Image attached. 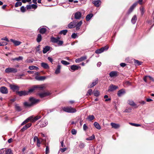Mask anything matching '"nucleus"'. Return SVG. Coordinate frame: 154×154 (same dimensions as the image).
Segmentation results:
<instances>
[{
	"mask_svg": "<svg viewBox=\"0 0 154 154\" xmlns=\"http://www.w3.org/2000/svg\"><path fill=\"white\" fill-rule=\"evenodd\" d=\"M0 91L2 93L4 94H6L8 92L7 88L4 86H2L0 88Z\"/></svg>",
	"mask_w": 154,
	"mask_h": 154,
	"instance_id": "f8f14e48",
	"label": "nucleus"
},
{
	"mask_svg": "<svg viewBox=\"0 0 154 154\" xmlns=\"http://www.w3.org/2000/svg\"><path fill=\"white\" fill-rule=\"evenodd\" d=\"M67 30L66 29L63 30L59 32V34H63L65 35H66L67 32Z\"/></svg>",
	"mask_w": 154,
	"mask_h": 154,
	"instance_id": "ea45409f",
	"label": "nucleus"
},
{
	"mask_svg": "<svg viewBox=\"0 0 154 154\" xmlns=\"http://www.w3.org/2000/svg\"><path fill=\"white\" fill-rule=\"evenodd\" d=\"M82 23V21H80L79 22L77 23H76V30H78L80 29V27Z\"/></svg>",
	"mask_w": 154,
	"mask_h": 154,
	"instance_id": "412c9836",
	"label": "nucleus"
},
{
	"mask_svg": "<svg viewBox=\"0 0 154 154\" xmlns=\"http://www.w3.org/2000/svg\"><path fill=\"white\" fill-rule=\"evenodd\" d=\"M40 33L43 34L45 33L46 31V29L45 28H39L38 29Z\"/></svg>",
	"mask_w": 154,
	"mask_h": 154,
	"instance_id": "a878e982",
	"label": "nucleus"
},
{
	"mask_svg": "<svg viewBox=\"0 0 154 154\" xmlns=\"http://www.w3.org/2000/svg\"><path fill=\"white\" fill-rule=\"evenodd\" d=\"M9 87L13 91H18L19 89V87L16 85L10 84Z\"/></svg>",
	"mask_w": 154,
	"mask_h": 154,
	"instance_id": "6e6552de",
	"label": "nucleus"
},
{
	"mask_svg": "<svg viewBox=\"0 0 154 154\" xmlns=\"http://www.w3.org/2000/svg\"><path fill=\"white\" fill-rule=\"evenodd\" d=\"M50 49V47L48 46H46L45 48H43L42 52L43 54L46 53Z\"/></svg>",
	"mask_w": 154,
	"mask_h": 154,
	"instance_id": "393cba45",
	"label": "nucleus"
},
{
	"mask_svg": "<svg viewBox=\"0 0 154 154\" xmlns=\"http://www.w3.org/2000/svg\"><path fill=\"white\" fill-rule=\"evenodd\" d=\"M39 101V99H36L33 97H30L29 99V102H25L24 105L25 106L30 107L38 103Z\"/></svg>",
	"mask_w": 154,
	"mask_h": 154,
	"instance_id": "f257e3e1",
	"label": "nucleus"
},
{
	"mask_svg": "<svg viewBox=\"0 0 154 154\" xmlns=\"http://www.w3.org/2000/svg\"><path fill=\"white\" fill-rule=\"evenodd\" d=\"M137 20V17L136 15H134L131 20V22L132 23L134 24L135 23Z\"/></svg>",
	"mask_w": 154,
	"mask_h": 154,
	"instance_id": "7c9ffc66",
	"label": "nucleus"
},
{
	"mask_svg": "<svg viewBox=\"0 0 154 154\" xmlns=\"http://www.w3.org/2000/svg\"><path fill=\"white\" fill-rule=\"evenodd\" d=\"M15 108L16 110L18 111H20L21 110L20 107L18 104H16L15 105Z\"/></svg>",
	"mask_w": 154,
	"mask_h": 154,
	"instance_id": "c03bdc74",
	"label": "nucleus"
},
{
	"mask_svg": "<svg viewBox=\"0 0 154 154\" xmlns=\"http://www.w3.org/2000/svg\"><path fill=\"white\" fill-rule=\"evenodd\" d=\"M128 103L129 105L132 106H136V104L134 103L132 100H129L128 101Z\"/></svg>",
	"mask_w": 154,
	"mask_h": 154,
	"instance_id": "bb28decb",
	"label": "nucleus"
},
{
	"mask_svg": "<svg viewBox=\"0 0 154 154\" xmlns=\"http://www.w3.org/2000/svg\"><path fill=\"white\" fill-rule=\"evenodd\" d=\"M93 93L94 95L96 97H98L100 95V92L98 91H94Z\"/></svg>",
	"mask_w": 154,
	"mask_h": 154,
	"instance_id": "79ce46f5",
	"label": "nucleus"
},
{
	"mask_svg": "<svg viewBox=\"0 0 154 154\" xmlns=\"http://www.w3.org/2000/svg\"><path fill=\"white\" fill-rule=\"evenodd\" d=\"M49 152V148L48 146H46L45 154H48Z\"/></svg>",
	"mask_w": 154,
	"mask_h": 154,
	"instance_id": "bf43d9fd",
	"label": "nucleus"
},
{
	"mask_svg": "<svg viewBox=\"0 0 154 154\" xmlns=\"http://www.w3.org/2000/svg\"><path fill=\"white\" fill-rule=\"evenodd\" d=\"M134 62L135 64V65L137 66H139L141 64L142 62L139 61L138 60H134Z\"/></svg>",
	"mask_w": 154,
	"mask_h": 154,
	"instance_id": "4c0bfd02",
	"label": "nucleus"
},
{
	"mask_svg": "<svg viewBox=\"0 0 154 154\" xmlns=\"http://www.w3.org/2000/svg\"><path fill=\"white\" fill-rule=\"evenodd\" d=\"M41 116H37L34 118L33 119H32V120L33 121H36L41 118Z\"/></svg>",
	"mask_w": 154,
	"mask_h": 154,
	"instance_id": "37998d69",
	"label": "nucleus"
},
{
	"mask_svg": "<svg viewBox=\"0 0 154 154\" xmlns=\"http://www.w3.org/2000/svg\"><path fill=\"white\" fill-rule=\"evenodd\" d=\"M124 84L125 85L127 86H128L131 85V83L129 81H126L125 82Z\"/></svg>",
	"mask_w": 154,
	"mask_h": 154,
	"instance_id": "0e129e2a",
	"label": "nucleus"
},
{
	"mask_svg": "<svg viewBox=\"0 0 154 154\" xmlns=\"http://www.w3.org/2000/svg\"><path fill=\"white\" fill-rule=\"evenodd\" d=\"M43 88V87L42 85H35L30 88L27 92L28 94L29 93L33 92L35 90H42Z\"/></svg>",
	"mask_w": 154,
	"mask_h": 154,
	"instance_id": "f03ea898",
	"label": "nucleus"
},
{
	"mask_svg": "<svg viewBox=\"0 0 154 154\" xmlns=\"http://www.w3.org/2000/svg\"><path fill=\"white\" fill-rule=\"evenodd\" d=\"M130 124L134 126H136V127H139V126H141V125L140 124H137L135 123H130Z\"/></svg>",
	"mask_w": 154,
	"mask_h": 154,
	"instance_id": "3c124183",
	"label": "nucleus"
},
{
	"mask_svg": "<svg viewBox=\"0 0 154 154\" xmlns=\"http://www.w3.org/2000/svg\"><path fill=\"white\" fill-rule=\"evenodd\" d=\"M36 4H32L31 5V8H33L35 9H36L37 8V6L36 5Z\"/></svg>",
	"mask_w": 154,
	"mask_h": 154,
	"instance_id": "5fc2aeb1",
	"label": "nucleus"
},
{
	"mask_svg": "<svg viewBox=\"0 0 154 154\" xmlns=\"http://www.w3.org/2000/svg\"><path fill=\"white\" fill-rule=\"evenodd\" d=\"M85 144L82 143H80L79 144V147L80 148H83L85 147Z\"/></svg>",
	"mask_w": 154,
	"mask_h": 154,
	"instance_id": "864d4df0",
	"label": "nucleus"
},
{
	"mask_svg": "<svg viewBox=\"0 0 154 154\" xmlns=\"http://www.w3.org/2000/svg\"><path fill=\"white\" fill-rule=\"evenodd\" d=\"M10 41L14 44L15 46L19 45L21 43V42L19 41L15 40L12 39H11Z\"/></svg>",
	"mask_w": 154,
	"mask_h": 154,
	"instance_id": "4be33fe9",
	"label": "nucleus"
},
{
	"mask_svg": "<svg viewBox=\"0 0 154 154\" xmlns=\"http://www.w3.org/2000/svg\"><path fill=\"white\" fill-rule=\"evenodd\" d=\"M118 88V87L117 86L111 84L109 86L108 91H113L116 90Z\"/></svg>",
	"mask_w": 154,
	"mask_h": 154,
	"instance_id": "1a4fd4ad",
	"label": "nucleus"
},
{
	"mask_svg": "<svg viewBox=\"0 0 154 154\" xmlns=\"http://www.w3.org/2000/svg\"><path fill=\"white\" fill-rule=\"evenodd\" d=\"M110 125L112 126V128H113L115 129L118 128L120 127L119 125L115 123H111Z\"/></svg>",
	"mask_w": 154,
	"mask_h": 154,
	"instance_id": "aec40b11",
	"label": "nucleus"
},
{
	"mask_svg": "<svg viewBox=\"0 0 154 154\" xmlns=\"http://www.w3.org/2000/svg\"><path fill=\"white\" fill-rule=\"evenodd\" d=\"M26 10L25 8L23 6H22L20 8V11L22 12H24Z\"/></svg>",
	"mask_w": 154,
	"mask_h": 154,
	"instance_id": "13d9d810",
	"label": "nucleus"
},
{
	"mask_svg": "<svg viewBox=\"0 0 154 154\" xmlns=\"http://www.w3.org/2000/svg\"><path fill=\"white\" fill-rule=\"evenodd\" d=\"M93 14H90L87 15L86 17V19L87 21H88L93 17Z\"/></svg>",
	"mask_w": 154,
	"mask_h": 154,
	"instance_id": "473e14b6",
	"label": "nucleus"
},
{
	"mask_svg": "<svg viewBox=\"0 0 154 154\" xmlns=\"http://www.w3.org/2000/svg\"><path fill=\"white\" fill-rule=\"evenodd\" d=\"M51 94V93L48 91L43 93H39L38 94V95L40 97L43 98Z\"/></svg>",
	"mask_w": 154,
	"mask_h": 154,
	"instance_id": "0eeeda50",
	"label": "nucleus"
},
{
	"mask_svg": "<svg viewBox=\"0 0 154 154\" xmlns=\"http://www.w3.org/2000/svg\"><path fill=\"white\" fill-rule=\"evenodd\" d=\"M74 17L76 19L79 20L82 17V14L80 12L78 11L76 12L74 14Z\"/></svg>",
	"mask_w": 154,
	"mask_h": 154,
	"instance_id": "9b49d317",
	"label": "nucleus"
},
{
	"mask_svg": "<svg viewBox=\"0 0 154 154\" xmlns=\"http://www.w3.org/2000/svg\"><path fill=\"white\" fill-rule=\"evenodd\" d=\"M109 47L107 46H105L104 47H102L100 49H99L96 50L95 52L96 54H100L105 50H107L108 49Z\"/></svg>",
	"mask_w": 154,
	"mask_h": 154,
	"instance_id": "423d86ee",
	"label": "nucleus"
},
{
	"mask_svg": "<svg viewBox=\"0 0 154 154\" xmlns=\"http://www.w3.org/2000/svg\"><path fill=\"white\" fill-rule=\"evenodd\" d=\"M35 79L38 80H43L46 79V77L45 76H36L35 77Z\"/></svg>",
	"mask_w": 154,
	"mask_h": 154,
	"instance_id": "c756f323",
	"label": "nucleus"
},
{
	"mask_svg": "<svg viewBox=\"0 0 154 154\" xmlns=\"http://www.w3.org/2000/svg\"><path fill=\"white\" fill-rule=\"evenodd\" d=\"M31 125L32 124L30 123L27 124L25 125L22 128H21V131L23 132L25 130L30 127L31 126Z\"/></svg>",
	"mask_w": 154,
	"mask_h": 154,
	"instance_id": "a211bd4d",
	"label": "nucleus"
},
{
	"mask_svg": "<svg viewBox=\"0 0 154 154\" xmlns=\"http://www.w3.org/2000/svg\"><path fill=\"white\" fill-rule=\"evenodd\" d=\"M5 72L7 73H16L17 72V69L14 68L8 67L5 69Z\"/></svg>",
	"mask_w": 154,
	"mask_h": 154,
	"instance_id": "39448f33",
	"label": "nucleus"
},
{
	"mask_svg": "<svg viewBox=\"0 0 154 154\" xmlns=\"http://www.w3.org/2000/svg\"><path fill=\"white\" fill-rule=\"evenodd\" d=\"M61 63L64 65H68L70 63L69 62H68L66 61L62 60L61 61Z\"/></svg>",
	"mask_w": 154,
	"mask_h": 154,
	"instance_id": "49530a36",
	"label": "nucleus"
},
{
	"mask_svg": "<svg viewBox=\"0 0 154 154\" xmlns=\"http://www.w3.org/2000/svg\"><path fill=\"white\" fill-rule=\"evenodd\" d=\"M79 68H81L80 66L76 65H73L71 66L70 67L71 70L72 72L74 71L75 70H78Z\"/></svg>",
	"mask_w": 154,
	"mask_h": 154,
	"instance_id": "4468645a",
	"label": "nucleus"
},
{
	"mask_svg": "<svg viewBox=\"0 0 154 154\" xmlns=\"http://www.w3.org/2000/svg\"><path fill=\"white\" fill-rule=\"evenodd\" d=\"M59 45L61 46L63 43V42L62 41L59 40H58L57 42L56 43Z\"/></svg>",
	"mask_w": 154,
	"mask_h": 154,
	"instance_id": "603ef678",
	"label": "nucleus"
},
{
	"mask_svg": "<svg viewBox=\"0 0 154 154\" xmlns=\"http://www.w3.org/2000/svg\"><path fill=\"white\" fill-rule=\"evenodd\" d=\"M81 60L82 61L86 60L87 59V57L85 56L82 57L80 58Z\"/></svg>",
	"mask_w": 154,
	"mask_h": 154,
	"instance_id": "774afa93",
	"label": "nucleus"
},
{
	"mask_svg": "<svg viewBox=\"0 0 154 154\" xmlns=\"http://www.w3.org/2000/svg\"><path fill=\"white\" fill-rule=\"evenodd\" d=\"M141 12V15L143 16L144 13V8L143 7H142L140 8Z\"/></svg>",
	"mask_w": 154,
	"mask_h": 154,
	"instance_id": "8fccbe9b",
	"label": "nucleus"
},
{
	"mask_svg": "<svg viewBox=\"0 0 154 154\" xmlns=\"http://www.w3.org/2000/svg\"><path fill=\"white\" fill-rule=\"evenodd\" d=\"M142 1L143 0H138V2H136L134 3L130 7V9H129L128 11V14H130L131 13L135 7L137 6L138 3L140 5H141L142 4Z\"/></svg>",
	"mask_w": 154,
	"mask_h": 154,
	"instance_id": "20e7f679",
	"label": "nucleus"
},
{
	"mask_svg": "<svg viewBox=\"0 0 154 154\" xmlns=\"http://www.w3.org/2000/svg\"><path fill=\"white\" fill-rule=\"evenodd\" d=\"M41 66L44 69H47L49 67L48 65L45 63H41Z\"/></svg>",
	"mask_w": 154,
	"mask_h": 154,
	"instance_id": "c85d7f7f",
	"label": "nucleus"
},
{
	"mask_svg": "<svg viewBox=\"0 0 154 154\" xmlns=\"http://www.w3.org/2000/svg\"><path fill=\"white\" fill-rule=\"evenodd\" d=\"M76 22L75 21H73L71 22L68 25V27L70 28H73L75 27L76 23Z\"/></svg>",
	"mask_w": 154,
	"mask_h": 154,
	"instance_id": "ddd939ff",
	"label": "nucleus"
},
{
	"mask_svg": "<svg viewBox=\"0 0 154 154\" xmlns=\"http://www.w3.org/2000/svg\"><path fill=\"white\" fill-rule=\"evenodd\" d=\"M92 90L91 89H90L88 91L87 94H86V95L88 96V95H91L92 94Z\"/></svg>",
	"mask_w": 154,
	"mask_h": 154,
	"instance_id": "de8ad7c7",
	"label": "nucleus"
},
{
	"mask_svg": "<svg viewBox=\"0 0 154 154\" xmlns=\"http://www.w3.org/2000/svg\"><path fill=\"white\" fill-rule=\"evenodd\" d=\"M94 126L97 129L100 130L101 129V127L99 124L97 122H95L94 124Z\"/></svg>",
	"mask_w": 154,
	"mask_h": 154,
	"instance_id": "2f4dec72",
	"label": "nucleus"
},
{
	"mask_svg": "<svg viewBox=\"0 0 154 154\" xmlns=\"http://www.w3.org/2000/svg\"><path fill=\"white\" fill-rule=\"evenodd\" d=\"M98 79L97 78L91 84H90L88 86V88H91L95 86L98 83Z\"/></svg>",
	"mask_w": 154,
	"mask_h": 154,
	"instance_id": "2eb2a0df",
	"label": "nucleus"
},
{
	"mask_svg": "<svg viewBox=\"0 0 154 154\" xmlns=\"http://www.w3.org/2000/svg\"><path fill=\"white\" fill-rule=\"evenodd\" d=\"M94 116L93 115H91L89 116L87 119L89 121H91L94 119Z\"/></svg>",
	"mask_w": 154,
	"mask_h": 154,
	"instance_id": "e433bc0d",
	"label": "nucleus"
},
{
	"mask_svg": "<svg viewBox=\"0 0 154 154\" xmlns=\"http://www.w3.org/2000/svg\"><path fill=\"white\" fill-rule=\"evenodd\" d=\"M131 108H129L128 109H126L125 111H124L123 112H126L128 113H129L131 112Z\"/></svg>",
	"mask_w": 154,
	"mask_h": 154,
	"instance_id": "4d7b16f0",
	"label": "nucleus"
},
{
	"mask_svg": "<svg viewBox=\"0 0 154 154\" xmlns=\"http://www.w3.org/2000/svg\"><path fill=\"white\" fill-rule=\"evenodd\" d=\"M32 118H33V117L32 116H31L27 119L24 121L25 122V123H26L28 122L29 120H32Z\"/></svg>",
	"mask_w": 154,
	"mask_h": 154,
	"instance_id": "a18cd8bd",
	"label": "nucleus"
},
{
	"mask_svg": "<svg viewBox=\"0 0 154 154\" xmlns=\"http://www.w3.org/2000/svg\"><path fill=\"white\" fill-rule=\"evenodd\" d=\"M101 2L100 0H98L97 1H94L92 2V3L94 5L97 7H99L101 4Z\"/></svg>",
	"mask_w": 154,
	"mask_h": 154,
	"instance_id": "6ab92c4d",
	"label": "nucleus"
},
{
	"mask_svg": "<svg viewBox=\"0 0 154 154\" xmlns=\"http://www.w3.org/2000/svg\"><path fill=\"white\" fill-rule=\"evenodd\" d=\"M16 93L18 94L19 96H25L28 94V92L25 91H17Z\"/></svg>",
	"mask_w": 154,
	"mask_h": 154,
	"instance_id": "9d476101",
	"label": "nucleus"
},
{
	"mask_svg": "<svg viewBox=\"0 0 154 154\" xmlns=\"http://www.w3.org/2000/svg\"><path fill=\"white\" fill-rule=\"evenodd\" d=\"M125 93V90L124 89H122L118 91L117 93V95L119 97H121Z\"/></svg>",
	"mask_w": 154,
	"mask_h": 154,
	"instance_id": "f3484780",
	"label": "nucleus"
},
{
	"mask_svg": "<svg viewBox=\"0 0 154 154\" xmlns=\"http://www.w3.org/2000/svg\"><path fill=\"white\" fill-rule=\"evenodd\" d=\"M63 110L65 112L71 113H75L76 112V110L74 108L71 106H67L64 107L62 108Z\"/></svg>",
	"mask_w": 154,
	"mask_h": 154,
	"instance_id": "7ed1b4c3",
	"label": "nucleus"
},
{
	"mask_svg": "<svg viewBox=\"0 0 154 154\" xmlns=\"http://www.w3.org/2000/svg\"><path fill=\"white\" fill-rule=\"evenodd\" d=\"M34 61V59H27L26 60L25 62L28 63H32Z\"/></svg>",
	"mask_w": 154,
	"mask_h": 154,
	"instance_id": "a19ab883",
	"label": "nucleus"
},
{
	"mask_svg": "<svg viewBox=\"0 0 154 154\" xmlns=\"http://www.w3.org/2000/svg\"><path fill=\"white\" fill-rule=\"evenodd\" d=\"M22 5V3L21 2H18L16 3L15 6L16 7H17L21 6Z\"/></svg>",
	"mask_w": 154,
	"mask_h": 154,
	"instance_id": "09e8293b",
	"label": "nucleus"
},
{
	"mask_svg": "<svg viewBox=\"0 0 154 154\" xmlns=\"http://www.w3.org/2000/svg\"><path fill=\"white\" fill-rule=\"evenodd\" d=\"M77 37V35L75 33H73L71 37L73 38H75Z\"/></svg>",
	"mask_w": 154,
	"mask_h": 154,
	"instance_id": "052dcab7",
	"label": "nucleus"
},
{
	"mask_svg": "<svg viewBox=\"0 0 154 154\" xmlns=\"http://www.w3.org/2000/svg\"><path fill=\"white\" fill-rule=\"evenodd\" d=\"M71 133L72 134L75 135L77 133V131L75 129H72V130Z\"/></svg>",
	"mask_w": 154,
	"mask_h": 154,
	"instance_id": "e2e57ef3",
	"label": "nucleus"
},
{
	"mask_svg": "<svg viewBox=\"0 0 154 154\" xmlns=\"http://www.w3.org/2000/svg\"><path fill=\"white\" fill-rule=\"evenodd\" d=\"M42 39V37L40 34H38L37 35V37L36 39L37 41L38 42H40Z\"/></svg>",
	"mask_w": 154,
	"mask_h": 154,
	"instance_id": "f704fd0d",
	"label": "nucleus"
},
{
	"mask_svg": "<svg viewBox=\"0 0 154 154\" xmlns=\"http://www.w3.org/2000/svg\"><path fill=\"white\" fill-rule=\"evenodd\" d=\"M23 59V58L22 56H19L18 57H16L14 58H12V60L13 61L17 60V61H19L20 60H22Z\"/></svg>",
	"mask_w": 154,
	"mask_h": 154,
	"instance_id": "72a5a7b5",
	"label": "nucleus"
},
{
	"mask_svg": "<svg viewBox=\"0 0 154 154\" xmlns=\"http://www.w3.org/2000/svg\"><path fill=\"white\" fill-rule=\"evenodd\" d=\"M88 127L86 125V124H84L83 126V129L84 131H86V130L88 129Z\"/></svg>",
	"mask_w": 154,
	"mask_h": 154,
	"instance_id": "680f3d73",
	"label": "nucleus"
},
{
	"mask_svg": "<svg viewBox=\"0 0 154 154\" xmlns=\"http://www.w3.org/2000/svg\"><path fill=\"white\" fill-rule=\"evenodd\" d=\"M118 72L116 71H112L109 73V75L111 78L115 77L118 75Z\"/></svg>",
	"mask_w": 154,
	"mask_h": 154,
	"instance_id": "dca6fc26",
	"label": "nucleus"
},
{
	"mask_svg": "<svg viewBox=\"0 0 154 154\" xmlns=\"http://www.w3.org/2000/svg\"><path fill=\"white\" fill-rule=\"evenodd\" d=\"M48 124V122L47 120H45L42 124L40 125L41 127H44L46 126Z\"/></svg>",
	"mask_w": 154,
	"mask_h": 154,
	"instance_id": "cd10ccee",
	"label": "nucleus"
},
{
	"mask_svg": "<svg viewBox=\"0 0 154 154\" xmlns=\"http://www.w3.org/2000/svg\"><path fill=\"white\" fill-rule=\"evenodd\" d=\"M5 154H13L11 150L10 149H5Z\"/></svg>",
	"mask_w": 154,
	"mask_h": 154,
	"instance_id": "c9c22d12",
	"label": "nucleus"
},
{
	"mask_svg": "<svg viewBox=\"0 0 154 154\" xmlns=\"http://www.w3.org/2000/svg\"><path fill=\"white\" fill-rule=\"evenodd\" d=\"M24 75V74H21L19 75H18L17 76V79H22V76H23Z\"/></svg>",
	"mask_w": 154,
	"mask_h": 154,
	"instance_id": "338daca9",
	"label": "nucleus"
},
{
	"mask_svg": "<svg viewBox=\"0 0 154 154\" xmlns=\"http://www.w3.org/2000/svg\"><path fill=\"white\" fill-rule=\"evenodd\" d=\"M5 149L3 148L0 149V154H5Z\"/></svg>",
	"mask_w": 154,
	"mask_h": 154,
	"instance_id": "6e6d98bb",
	"label": "nucleus"
},
{
	"mask_svg": "<svg viewBox=\"0 0 154 154\" xmlns=\"http://www.w3.org/2000/svg\"><path fill=\"white\" fill-rule=\"evenodd\" d=\"M59 39L60 38L59 37L55 38L53 37H52L51 38V42L53 43H56L58 40H59Z\"/></svg>",
	"mask_w": 154,
	"mask_h": 154,
	"instance_id": "b1692460",
	"label": "nucleus"
},
{
	"mask_svg": "<svg viewBox=\"0 0 154 154\" xmlns=\"http://www.w3.org/2000/svg\"><path fill=\"white\" fill-rule=\"evenodd\" d=\"M95 138V136L94 134H93L92 135L88 137L86 139V140H91L94 139Z\"/></svg>",
	"mask_w": 154,
	"mask_h": 154,
	"instance_id": "58836bf2",
	"label": "nucleus"
},
{
	"mask_svg": "<svg viewBox=\"0 0 154 154\" xmlns=\"http://www.w3.org/2000/svg\"><path fill=\"white\" fill-rule=\"evenodd\" d=\"M1 40H5V41H6L8 42H9V40H8V38L6 37L2 38H1Z\"/></svg>",
	"mask_w": 154,
	"mask_h": 154,
	"instance_id": "69168bd1",
	"label": "nucleus"
},
{
	"mask_svg": "<svg viewBox=\"0 0 154 154\" xmlns=\"http://www.w3.org/2000/svg\"><path fill=\"white\" fill-rule=\"evenodd\" d=\"M61 68V66L60 65L58 64L57 66V68L55 70V73L56 74H58L60 72V69Z\"/></svg>",
	"mask_w": 154,
	"mask_h": 154,
	"instance_id": "5701e85b",
	"label": "nucleus"
}]
</instances>
